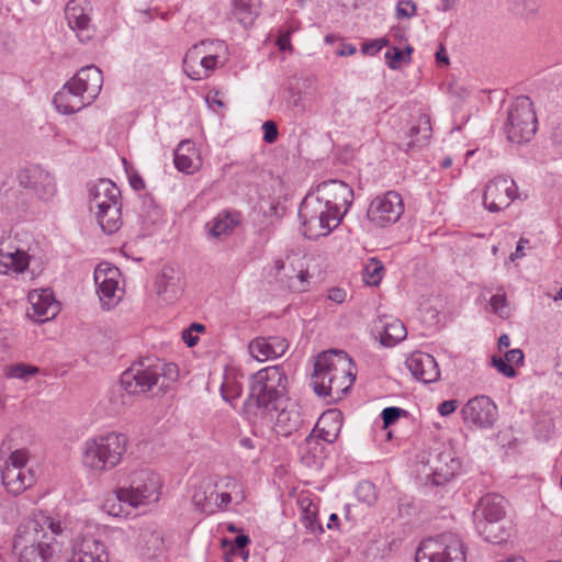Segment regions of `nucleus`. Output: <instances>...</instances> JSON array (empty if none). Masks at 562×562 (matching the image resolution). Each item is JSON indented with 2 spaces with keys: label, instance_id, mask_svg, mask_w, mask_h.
Instances as JSON below:
<instances>
[{
  "label": "nucleus",
  "instance_id": "obj_1",
  "mask_svg": "<svg viewBox=\"0 0 562 562\" xmlns=\"http://www.w3.org/2000/svg\"><path fill=\"white\" fill-rule=\"evenodd\" d=\"M355 380V364L345 351L328 350L316 357L312 385L317 395L339 400Z\"/></svg>",
  "mask_w": 562,
  "mask_h": 562
},
{
  "label": "nucleus",
  "instance_id": "obj_2",
  "mask_svg": "<svg viewBox=\"0 0 562 562\" xmlns=\"http://www.w3.org/2000/svg\"><path fill=\"white\" fill-rule=\"evenodd\" d=\"M128 443L127 435L115 430L90 437L81 446V464L93 474L110 472L123 461Z\"/></svg>",
  "mask_w": 562,
  "mask_h": 562
},
{
  "label": "nucleus",
  "instance_id": "obj_3",
  "mask_svg": "<svg viewBox=\"0 0 562 562\" xmlns=\"http://www.w3.org/2000/svg\"><path fill=\"white\" fill-rule=\"evenodd\" d=\"M315 258L302 251L291 250L276 257L269 273L292 293L308 292L316 277Z\"/></svg>",
  "mask_w": 562,
  "mask_h": 562
},
{
  "label": "nucleus",
  "instance_id": "obj_4",
  "mask_svg": "<svg viewBox=\"0 0 562 562\" xmlns=\"http://www.w3.org/2000/svg\"><path fill=\"white\" fill-rule=\"evenodd\" d=\"M121 191L109 179H100L89 188V210L105 234L115 233L122 225Z\"/></svg>",
  "mask_w": 562,
  "mask_h": 562
},
{
  "label": "nucleus",
  "instance_id": "obj_5",
  "mask_svg": "<svg viewBox=\"0 0 562 562\" xmlns=\"http://www.w3.org/2000/svg\"><path fill=\"white\" fill-rule=\"evenodd\" d=\"M177 367L172 363L162 364L153 362L149 359L133 363L121 375V385L132 395L145 394L153 389L154 385L160 383V387H168V381L177 379Z\"/></svg>",
  "mask_w": 562,
  "mask_h": 562
},
{
  "label": "nucleus",
  "instance_id": "obj_6",
  "mask_svg": "<svg viewBox=\"0 0 562 562\" xmlns=\"http://www.w3.org/2000/svg\"><path fill=\"white\" fill-rule=\"evenodd\" d=\"M286 397V376L280 367H267L251 375L249 402L255 403L257 415L271 411Z\"/></svg>",
  "mask_w": 562,
  "mask_h": 562
},
{
  "label": "nucleus",
  "instance_id": "obj_7",
  "mask_svg": "<svg viewBox=\"0 0 562 562\" xmlns=\"http://www.w3.org/2000/svg\"><path fill=\"white\" fill-rule=\"evenodd\" d=\"M227 59V46L222 41H202L193 45L183 59L184 72L193 80L209 78Z\"/></svg>",
  "mask_w": 562,
  "mask_h": 562
},
{
  "label": "nucleus",
  "instance_id": "obj_8",
  "mask_svg": "<svg viewBox=\"0 0 562 562\" xmlns=\"http://www.w3.org/2000/svg\"><path fill=\"white\" fill-rule=\"evenodd\" d=\"M299 216L303 234L308 239L328 236L342 220L339 213H335L310 194L303 199Z\"/></svg>",
  "mask_w": 562,
  "mask_h": 562
},
{
  "label": "nucleus",
  "instance_id": "obj_9",
  "mask_svg": "<svg viewBox=\"0 0 562 562\" xmlns=\"http://www.w3.org/2000/svg\"><path fill=\"white\" fill-rule=\"evenodd\" d=\"M161 480L158 474L142 470L137 472L128 486L115 490L120 502H124L133 508L149 507L156 505L161 495Z\"/></svg>",
  "mask_w": 562,
  "mask_h": 562
},
{
  "label": "nucleus",
  "instance_id": "obj_10",
  "mask_svg": "<svg viewBox=\"0 0 562 562\" xmlns=\"http://www.w3.org/2000/svg\"><path fill=\"white\" fill-rule=\"evenodd\" d=\"M416 562H465L463 543L458 535L442 533L420 542Z\"/></svg>",
  "mask_w": 562,
  "mask_h": 562
},
{
  "label": "nucleus",
  "instance_id": "obj_11",
  "mask_svg": "<svg viewBox=\"0 0 562 562\" xmlns=\"http://www.w3.org/2000/svg\"><path fill=\"white\" fill-rule=\"evenodd\" d=\"M36 522L25 521L16 532L13 549L20 558V562H49L56 553L53 543L44 542V538L37 532Z\"/></svg>",
  "mask_w": 562,
  "mask_h": 562
},
{
  "label": "nucleus",
  "instance_id": "obj_12",
  "mask_svg": "<svg viewBox=\"0 0 562 562\" xmlns=\"http://www.w3.org/2000/svg\"><path fill=\"white\" fill-rule=\"evenodd\" d=\"M537 131V117L533 104L528 97H518L512 104L505 132L509 142L515 144L527 143Z\"/></svg>",
  "mask_w": 562,
  "mask_h": 562
},
{
  "label": "nucleus",
  "instance_id": "obj_13",
  "mask_svg": "<svg viewBox=\"0 0 562 562\" xmlns=\"http://www.w3.org/2000/svg\"><path fill=\"white\" fill-rule=\"evenodd\" d=\"M30 456L25 449H16L9 456L1 470L2 483L12 495H20L35 483L33 470L26 467Z\"/></svg>",
  "mask_w": 562,
  "mask_h": 562
},
{
  "label": "nucleus",
  "instance_id": "obj_14",
  "mask_svg": "<svg viewBox=\"0 0 562 562\" xmlns=\"http://www.w3.org/2000/svg\"><path fill=\"white\" fill-rule=\"evenodd\" d=\"M404 213V202L396 191L376 195L369 204L367 218L374 227L384 228L398 222Z\"/></svg>",
  "mask_w": 562,
  "mask_h": 562
},
{
  "label": "nucleus",
  "instance_id": "obj_15",
  "mask_svg": "<svg viewBox=\"0 0 562 562\" xmlns=\"http://www.w3.org/2000/svg\"><path fill=\"white\" fill-rule=\"evenodd\" d=\"M262 423L271 427L272 430L281 436L291 435L301 423L299 406L289 397L278 403L271 411H263L258 415Z\"/></svg>",
  "mask_w": 562,
  "mask_h": 562
},
{
  "label": "nucleus",
  "instance_id": "obj_16",
  "mask_svg": "<svg viewBox=\"0 0 562 562\" xmlns=\"http://www.w3.org/2000/svg\"><path fill=\"white\" fill-rule=\"evenodd\" d=\"M308 194L335 213H339L341 217L347 213L353 200V190L340 180L324 181Z\"/></svg>",
  "mask_w": 562,
  "mask_h": 562
},
{
  "label": "nucleus",
  "instance_id": "obj_17",
  "mask_svg": "<svg viewBox=\"0 0 562 562\" xmlns=\"http://www.w3.org/2000/svg\"><path fill=\"white\" fill-rule=\"evenodd\" d=\"M518 187L509 177H495L484 188L483 205L491 213H497L507 209L518 199Z\"/></svg>",
  "mask_w": 562,
  "mask_h": 562
},
{
  "label": "nucleus",
  "instance_id": "obj_18",
  "mask_svg": "<svg viewBox=\"0 0 562 562\" xmlns=\"http://www.w3.org/2000/svg\"><path fill=\"white\" fill-rule=\"evenodd\" d=\"M94 282L103 308L110 310L121 301L123 289L120 285L121 272L116 267L101 262L94 270Z\"/></svg>",
  "mask_w": 562,
  "mask_h": 562
},
{
  "label": "nucleus",
  "instance_id": "obj_19",
  "mask_svg": "<svg viewBox=\"0 0 562 562\" xmlns=\"http://www.w3.org/2000/svg\"><path fill=\"white\" fill-rule=\"evenodd\" d=\"M92 5L89 0H69L65 7V19L71 31L81 43L94 37V26L91 22Z\"/></svg>",
  "mask_w": 562,
  "mask_h": 562
},
{
  "label": "nucleus",
  "instance_id": "obj_20",
  "mask_svg": "<svg viewBox=\"0 0 562 562\" xmlns=\"http://www.w3.org/2000/svg\"><path fill=\"white\" fill-rule=\"evenodd\" d=\"M18 180L21 187L33 191L43 201L53 199L57 192L53 175L37 165L21 170Z\"/></svg>",
  "mask_w": 562,
  "mask_h": 562
},
{
  "label": "nucleus",
  "instance_id": "obj_21",
  "mask_svg": "<svg viewBox=\"0 0 562 562\" xmlns=\"http://www.w3.org/2000/svg\"><path fill=\"white\" fill-rule=\"evenodd\" d=\"M461 414L465 423L487 428L492 427L497 418V406L488 396L480 395L469 400Z\"/></svg>",
  "mask_w": 562,
  "mask_h": 562
},
{
  "label": "nucleus",
  "instance_id": "obj_22",
  "mask_svg": "<svg viewBox=\"0 0 562 562\" xmlns=\"http://www.w3.org/2000/svg\"><path fill=\"white\" fill-rule=\"evenodd\" d=\"M27 316L36 323H45L56 317L60 305L50 289H37L29 293Z\"/></svg>",
  "mask_w": 562,
  "mask_h": 562
},
{
  "label": "nucleus",
  "instance_id": "obj_23",
  "mask_svg": "<svg viewBox=\"0 0 562 562\" xmlns=\"http://www.w3.org/2000/svg\"><path fill=\"white\" fill-rule=\"evenodd\" d=\"M29 522H36L37 532L46 538V529L54 536L71 537L78 530L80 522L70 516H50L44 512H37Z\"/></svg>",
  "mask_w": 562,
  "mask_h": 562
},
{
  "label": "nucleus",
  "instance_id": "obj_24",
  "mask_svg": "<svg viewBox=\"0 0 562 562\" xmlns=\"http://www.w3.org/2000/svg\"><path fill=\"white\" fill-rule=\"evenodd\" d=\"M32 257L9 240L0 243V274H20L27 270Z\"/></svg>",
  "mask_w": 562,
  "mask_h": 562
},
{
  "label": "nucleus",
  "instance_id": "obj_25",
  "mask_svg": "<svg viewBox=\"0 0 562 562\" xmlns=\"http://www.w3.org/2000/svg\"><path fill=\"white\" fill-rule=\"evenodd\" d=\"M68 562H109L106 548L100 540L85 536L76 538Z\"/></svg>",
  "mask_w": 562,
  "mask_h": 562
},
{
  "label": "nucleus",
  "instance_id": "obj_26",
  "mask_svg": "<svg viewBox=\"0 0 562 562\" xmlns=\"http://www.w3.org/2000/svg\"><path fill=\"white\" fill-rule=\"evenodd\" d=\"M82 97L90 104L101 91L103 77L101 70L95 66L82 67L70 80Z\"/></svg>",
  "mask_w": 562,
  "mask_h": 562
},
{
  "label": "nucleus",
  "instance_id": "obj_27",
  "mask_svg": "<svg viewBox=\"0 0 562 562\" xmlns=\"http://www.w3.org/2000/svg\"><path fill=\"white\" fill-rule=\"evenodd\" d=\"M412 375L427 384L439 380L440 371L436 359L426 352H414L405 361Z\"/></svg>",
  "mask_w": 562,
  "mask_h": 562
},
{
  "label": "nucleus",
  "instance_id": "obj_28",
  "mask_svg": "<svg viewBox=\"0 0 562 562\" xmlns=\"http://www.w3.org/2000/svg\"><path fill=\"white\" fill-rule=\"evenodd\" d=\"M156 294L166 303L178 300L183 292V280L179 271L165 267L155 279Z\"/></svg>",
  "mask_w": 562,
  "mask_h": 562
},
{
  "label": "nucleus",
  "instance_id": "obj_29",
  "mask_svg": "<svg viewBox=\"0 0 562 562\" xmlns=\"http://www.w3.org/2000/svg\"><path fill=\"white\" fill-rule=\"evenodd\" d=\"M288 348V341L278 336L269 338L257 337L248 345L250 356L259 362L279 358L285 353Z\"/></svg>",
  "mask_w": 562,
  "mask_h": 562
},
{
  "label": "nucleus",
  "instance_id": "obj_30",
  "mask_svg": "<svg viewBox=\"0 0 562 562\" xmlns=\"http://www.w3.org/2000/svg\"><path fill=\"white\" fill-rule=\"evenodd\" d=\"M53 102L56 110L65 115L74 114L90 104L69 80L54 95Z\"/></svg>",
  "mask_w": 562,
  "mask_h": 562
},
{
  "label": "nucleus",
  "instance_id": "obj_31",
  "mask_svg": "<svg viewBox=\"0 0 562 562\" xmlns=\"http://www.w3.org/2000/svg\"><path fill=\"white\" fill-rule=\"evenodd\" d=\"M461 469V462L451 450H445L436 457L431 465V474L437 485L453 479Z\"/></svg>",
  "mask_w": 562,
  "mask_h": 562
},
{
  "label": "nucleus",
  "instance_id": "obj_32",
  "mask_svg": "<svg viewBox=\"0 0 562 562\" xmlns=\"http://www.w3.org/2000/svg\"><path fill=\"white\" fill-rule=\"evenodd\" d=\"M218 485L211 479L203 480L193 493L192 502L195 508L205 514L218 509Z\"/></svg>",
  "mask_w": 562,
  "mask_h": 562
},
{
  "label": "nucleus",
  "instance_id": "obj_33",
  "mask_svg": "<svg viewBox=\"0 0 562 562\" xmlns=\"http://www.w3.org/2000/svg\"><path fill=\"white\" fill-rule=\"evenodd\" d=\"M175 166L184 173L192 175L202 166V159L195 145L189 140H182L175 150Z\"/></svg>",
  "mask_w": 562,
  "mask_h": 562
},
{
  "label": "nucleus",
  "instance_id": "obj_34",
  "mask_svg": "<svg viewBox=\"0 0 562 562\" xmlns=\"http://www.w3.org/2000/svg\"><path fill=\"white\" fill-rule=\"evenodd\" d=\"M473 516L474 520L505 519V498L498 494H486L480 499Z\"/></svg>",
  "mask_w": 562,
  "mask_h": 562
},
{
  "label": "nucleus",
  "instance_id": "obj_35",
  "mask_svg": "<svg viewBox=\"0 0 562 562\" xmlns=\"http://www.w3.org/2000/svg\"><path fill=\"white\" fill-rule=\"evenodd\" d=\"M240 216L237 212H220L211 222L206 224L209 236L213 238H223L233 233L239 224Z\"/></svg>",
  "mask_w": 562,
  "mask_h": 562
},
{
  "label": "nucleus",
  "instance_id": "obj_36",
  "mask_svg": "<svg viewBox=\"0 0 562 562\" xmlns=\"http://www.w3.org/2000/svg\"><path fill=\"white\" fill-rule=\"evenodd\" d=\"M319 437L326 442H334L342 427V416L337 409L323 413L316 424Z\"/></svg>",
  "mask_w": 562,
  "mask_h": 562
},
{
  "label": "nucleus",
  "instance_id": "obj_37",
  "mask_svg": "<svg viewBox=\"0 0 562 562\" xmlns=\"http://www.w3.org/2000/svg\"><path fill=\"white\" fill-rule=\"evenodd\" d=\"M480 536L491 543H502L509 537L505 519L474 520Z\"/></svg>",
  "mask_w": 562,
  "mask_h": 562
},
{
  "label": "nucleus",
  "instance_id": "obj_38",
  "mask_svg": "<svg viewBox=\"0 0 562 562\" xmlns=\"http://www.w3.org/2000/svg\"><path fill=\"white\" fill-rule=\"evenodd\" d=\"M382 331L380 334L381 344L392 347L405 339L407 331L404 324L394 317L383 316L379 319Z\"/></svg>",
  "mask_w": 562,
  "mask_h": 562
},
{
  "label": "nucleus",
  "instance_id": "obj_39",
  "mask_svg": "<svg viewBox=\"0 0 562 562\" xmlns=\"http://www.w3.org/2000/svg\"><path fill=\"white\" fill-rule=\"evenodd\" d=\"M162 546V537L160 532L153 526H145L139 529L135 540V547L143 554H154Z\"/></svg>",
  "mask_w": 562,
  "mask_h": 562
},
{
  "label": "nucleus",
  "instance_id": "obj_40",
  "mask_svg": "<svg viewBox=\"0 0 562 562\" xmlns=\"http://www.w3.org/2000/svg\"><path fill=\"white\" fill-rule=\"evenodd\" d=\"M411 142L407 144L409 148L424 146L431 136V126L427 116H420L417 125L409 130Z\"/></svg>",
  "mask_w": 562,
  "mask_h": 562
},
{
  "label": "nucleus",
  "instance_id": "obj_41",
  "mask_svg": "<svg viewBox=\"0 0 562 562\" xmlns=\"http://www.w3.org/2000/svg\"><path fill=\"white\" fill-rule=\"evenodd\" d=\"M259 0H233V14L244 25L250 24L257 13Z\"/></svg>",
  "mask_w": 562,
  "mask_h": 562
},
{
  "label": "nucleus",
  "instance_id": "obj_42",
  "mask_svg": "<svg viewBox=\"0 0 562 562\" xmlns=\"http://www.w3.org/2000/svg\"><path fill=\"white\" fill-rule=\"evenodd\" d=\"M302 522L313 535H318L324 531L322 525L317 520V506L310 499L302 501Z\"/></svg>",
  "mask_w": 562,
  "mask_h": 562
},
{
  "label": "nucleus",
  "instance_id": "obj_43",
  "mask_svg": "<svg viewBox=\"0 0 562 562\" xmlns=\"http://www.w3.org/2000/svg\"><path fill=\"white\" fill-rule=\"evenodd\" d=\"M384 267L375 258H371L363 268V281L366 284L374 286L378 285L383 277Z\"/></svg>",
  "mask_w": 562,
  "mask_h": 562
},
{
  "label": "nucleus",
  "instance_id": "obj_44",
  "mask_svg": "<svg viewBox=\"0 0 562 562\" xmlns=\"http://www.w3.org/2000/svg\"><path fill=\"white\" fill-rule=\"evenodd\" d=\"M413 48L407 46L405 50L397 47H392L385 53L386 64L391 69H398L403 64L411 61V54Z\"/></svg>",
  "mask_w": 562,
  "mask_h": 562
},
{
  "label": "nucleus",
  "instance_id": "obj_45",
  "mask_svg": "<svg viewBox=\"0 0 562 562\" xmlns=\"http://www.w3.org/2000/svg\"><path fill=\"white\" fill-rule=\"evenodd\" d=\"M490 308L492 313L503 319H507L512 315V307L504 292H498L491 297Z\"/></svg>",
  "mask_w": 562,
  "mask_h": 562
},
{
  "label": "nucleus",
  "instance_id": "obj_46",
  "mask_svg": "<svg viewBox=\"0 0 562 562\" xmlns=\"http://www.w3.org/2000/svg\"><path fill=\"white\" fill-rule=\"evenodd\" d=\"M38 373V368L25 363H16L7 369L5 375L11 379L29 380Z\"/></svg>",
  "mask_w": 562,
  "mask_h": 562
},
{
  "label": "nucleus",
  "instance_id": "obj_47",
  "mask_svg": "<svg viewBox=\"0 0 562 562\" xmlns=\"http://www.w3.org/2000/svg\"><path fill=\"white\" fill-rule=\"evenodd\" d=\"M221 391L226 401H232L241 394L243 384L228 374L225 376Z\"/></svg>",
  "mask_w": 562,
  "mask_h": 562
},
{
  "label": "nucleus",
  "instance_id": "obj_48",
  "mask_svg": "<svg viewBox=\"0 0 562 562\" xmlns=\"http://www.w3.org/2000/svg\"><path fill=\"white\" fill-rule=\"evenodd\" d=\"M223 487L227 488L234 503L240 504L245 499L243 486L236 480L226 477Z\"/></svg>",
  "mask_w": 562,
  "mask_h": 562
},
{
  "label": "nucleus",
  "instance_id": "obj_49",
  "mask_svg": "<svg viewBox=\"0 0 562 562\" xmlns=\"http://www.w3.org/2000/svg\"><path fill=\"white\" fill-rule=\"evenodd\" d=\"M492 366L504 376L506 378H514L516 376V371L510 366L504 357L494 355L491 359Z\"/></svg>",
  "mask_w": 562,
  "mask_h": 562
},
{
  "label": "nucleus",
  "instance_id": "obj_50",
  "mask_svg": "<svg viewBox=\"0 0 562 562\" xmlns=\"http://www.w3.org/2000/svg\"><path fill=\"white\" fill-rule=\"evenodd\" d=\"M122 502L117 499V496L115 495L114 498H108L102 505L103 510L113 517H125L126 513L124 512L122 505Z\"/></svg>",
  "mask_w": 562,
  "mask_h": 562
},
{
  "label": "nucleus",
  "instance_id": "obj_51",
  "mask_svg": "<svg viewBox=\"0 0 562 562\" xmlns=\"http://www.w3.org/2000/svg\"><path fill=\"white\" fill-rule=\"evenodd\" d=\"M417 10L416 3L411 0H402L396 4V16L409 19L415 15Z\"/></svg>",
  "mask_w": 562,
  "mask_h": 562
},
{
  "label": "nucleus",
  "instance_id": "obj_52",
  "mask_svg": "<svg viewBox=\"0 0 562 562\" xmlns=\"http://www.w3.org/2000/svg\"><path fill=\"white\" fill-rule=\"evenodd\" d=\"M357 493L359 498L367 504H372L375 501L374 486L369 482L360 483Z\"/></svg>",
  "mask_w": 562,
  "mask_h": 562
},
{
  "label": "nucleus",
  "instance_id": "obj_53",
  "mask_svg": "<svg viewBox=\"0 0 562 562\" xmlns=\"http://www.w3.org/2000/svg\"><path fill=\"white\" fill-rule=\"evenodd\" d=\"M389 44L386 38H378L362 44L361 50L363 54L374 55L379 53L384 46Z\"/></svg>",
  "mask_w": 562,
  "mask_h": 562
},
{
  "label": "nucleus",
  "instance_id": "obj_54",
  "mask_svg": "<svg viewBox=\"0 0 562 562\" xmlns=\"http://www.w3.org/2000/svg\"><path fill=\"white\" fill-rule=\"evenodd\" d=\"M263 130V139L268 144H272L278 138V128L274 122L272 121H266L262 124Z\"/></svg>",
  "mask_w": 562,
  "mask_h": 562
},
{
  "label": "nucleus",
  "instance_id": "obj_55",
  "mask_svg": "<svg viewBox=\"0 0 562 562\" xmlns=\"http://www.w3.org/2000/svg\"><path fill=\"white\" fill-rule=\"evenodd\" d=\"M403 413L402 408L398 407H386L382 411V419L384 423V426L387 427L395 423L397 418Z\"/></svg>",
  "mask_w": 562,
  "mask_h": 562
},
{
  "label": "nucleus",
  "instance_id": "obj_56",
  "mask_svg": "<svg viewBox=\"0 0 562 562\" xmlns=\"http://www.w3.org/2000/svg\"><path fill=\"white\" fill-rule=\"evenodd\" d=\"M297 27H290L285 33L280 34V36L277 40V45L280 50H289L292 52V45H291V34L292 32L296 31Z\"/></svg>",
  "mask_w": 562,
  "mask_h": 562
},
{
  "label": "nucleus",
  "instance_id": "obj_57",
  "mask_svg": "<svg viewBox=\"0 0 562 562\" xmlns=\"http://www.w3.org/2000/svg\"><path fill=\"white\" fill-rule=\"evenodd\" d=\"M505 360L513 366H521L524 363V352L520 349H512L505 352Z\"/></svg>",
  "mask_w": 562,
  "mask_h": 562
},
{
  "label": "nucleus",
  "instance_id": "obj_58",
  "mask_svg": "<svg viewBox=\"0 0 562 562\" xmlns=\"http://www.w3.org/2000/svg\"><path fill=\"white\" fill-rule=\"evenodd\" d=\"M448 90H449L450 94H452L453 97H456V98H458L460 100H463V99H465L469 95L468 88L464 87L463 85H461L458 81H452L449 85Z\"/></svg>",
  "mask_w": 562,
  "mask_h": 562
},
{
  "label": "nucleus",
  "instance_id": "obj_59",
  "mask_svg": "<svg viewBox=\"0 0 562 562\" xmlns=\"http://www.w3.org/2000/svg\"><path fill=\"white\" fill-rule=\"evenodd\" d=\"M327 299L336 304H341L347 299V291L341 288H331L328 290Z\"/></svg>",
  "mask_w": 562,
  "mask_h": 562
},
{
  "label": "nucleus",
  "instance_id": "obj_60",
  "mask_svg": "<svg viewBox=\"0 0 562 562\" xmlns=\"http://www.w3.org/2000/svg\"><path fill=\"white\" fill-rule=\"evenodd\" d=\"M457 406L458 402L456 400L445 401L439 405L438 412L441 416H448L457 409Z\"/></svg>",
  "mask_w": 562,
  "mask_h": 562
},
{
  "label": "nucleus",
  "instance_id": "obj_61",
  "mask_svg": "<svg viewBox=\"0 0 562 562\" xmlns=\"http://www.w3.org/2000/svg\"><path fill=\"white\" fill-rule=\"evenodd\" d=\"M181 337L188 347H194L199 341V336L194 334L189 327L183 329Z\"/></svg>",
  "mask_w": 562,
  "mask_h": 562
},
{
  "label": "nucleus",
  "instance_id": "obj_62",
  "mask_svg": "<svg viewBox=\"0 0 562 562\" xmlns=\"http://www.w3.org/2000/svg\"><path fill=\"white\" fill-rule=\"evenodd\" d=\"M529 241L527 239H524L521 238L517 246H516V250L515 252H513L510 256H509V259L512 261L518 259V258H522L526 254H525V248H526V245L528 244Z\"/></svg>",
  "mask_w": 562,
  "mask_h": 562
},
{
  "label": "nucleus",
  "instance_id": "obj_63",
  "mask_svg": "<svg viewBox=\"0 0 562 562\" xmlns=\"http://www.w3.org/2000/svg\"><path fill=\"white\" fill-rule=\"evenodd\" d=\"M218 509L227 506L229 503L234 502L233 498L229 495V492L227 488L218 490Z\"/></svg>",
  "mask_w": 562,
  "mask_h": 562
},
{
  "label": "nucleus",
  "instance_id": "obj_64",
  "mask_svg": "<svg viewBox=\"0 0 562 562\" xmlns=\"http://www.w3.org/2000/svg\"><path fill=\"white\" fill-rule=\"evenodd\" d=\"M206 101L210 103L211 106L217 105L218 108H222L224 105L222 100L220 99L218 92H214L213 94L207 95Z\"/></svg>",
  "mask_w": 562,
  "mask_h": 562
}]
</instances>
